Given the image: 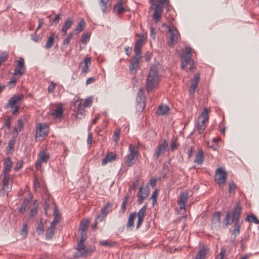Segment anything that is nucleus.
<instances>
[{
  "instance_id": "nucleus-1",
  "label": "nucleus",
  "mask_w": 259,
  "mask_h": 259,
  "mask_svg": "<svg viewBox=\"0 0 259 259\" xmlns=\"http://www.w3.org/2000/svg\"><path fill=\"white\" fill-rule=\"evenodd\" d=\"M242 206L239 202H238L234 207L230 211L227 212L225 218L224 220L223 227H226L231 224H234V229L233 231L234 240L240 233L241 228V223L239 220L241 215Z\"/></svg>"
},
{
  "instance_id": "nucleus-2",
  "label": "nucleus",
  "mask_w": 259,
  "mask_h": 259,
  "mask_svg": "<svg viewBox=\"0 0 259 259\" xmlns=\"http://www.w3.org/2000/svg\"><path fill=\"white\" fill-rule=\"evenodd\" d=\"M159 79L160 77L156 69V67L155 66L151 67L149 71L146 84V90L148 92L151 91L157 87Z\"/></svg>"
},
{
  "instance_id": "nucleus-3",
  "label": "nucleus",
  "mask_w": 259,
  "mask_h": 259,
  "mask_svg": "<svg viewBox=\"0 0 259 259\" xmlns=\"http://www.w3.org/2000/svg\"><path fill=\"white\" fill-rule=\"evenodd\" d=\"M129 153L124 157L125 164L128 167L132 166L134 165L138 160L139 151L137 147L130 145L128 148Z\"/></svg>"
},
{
  "instance_id": "nucleus-4",
  "label": "nucleus",
  "mask_w": 259,
  "mask_h": 259,
  "mask_svg": "<svg viewBox=\"0 0 259 259\" xmlns=\"http://www.w3.org/2000/svg\"><path fill=\"white\" fill-rule=\"evenodd\" d=\"M85 240H80L76 246L77 252L74 253V256L75 258L87 257L93 251L91 248H85L84 244Z\"/></svg>"
},
{
  "instance_id": "nucleus-5",
  "label": "nucleus",
  "mask_w": 259,
  "mask_h": 259,
  "mask_svg": "<svg viewBox=\"0 0 259 259\" xmlns=\"http://www.w3.org/2000/svg\"><path fill=\"white\" fill-rule=\"evenodd\" d=\"M209 111V109L204 108L198 117V119L202 118V121L198 123L197 131L199 134L203 133L206 128V123L208 122L209 119L208 113Z\"/></svg>"
},
{
  "instance_id": "nucleus-6",
  "label": "nucleus",
  "mask_w": 259,
  "mask_h": 259,
  "mask_svg": "<svg viewBox=\"0 0 259 259\" xmlns=\"http://www.w3.org/2000/svg\"><path fill=\"white\" fill-rule=\"evenodd\" d=\"M168 143L166 140H164L162 142L159 144L155 149L153 156L155 159H157L159 157L163 156L168 147Z\"/></svg>"
},
{
  "instance_id": "nucleus-7",
  "label": "nucleus",
  "mask_w": 259,
  "mask_h": 259,
  "mask_svg": "<svg viewBox=\"0 0 259 259\" xmlns=\"http://www.w3.org/2000/svg\"><path fill=\"white\" fill-rule=\"evenodd\" d=\"M168 31L170 34L169 39L168 41L169 46L172 47L178 42L180 33L178 30L175 27L168 26Z\"/></svg>"
},
{
  "instance_id": "nucleus-8",
  "label": "nucleus",
  "mask_w": 259,
  "mask_h": 259,
  "mask_svg": "<svg viewBox=\"0 0 259 259\" xmlns=\"http://www.w3.org/2000/svg\"><path fill=\"white\" fill-rule=\"evenodd\" d=\"M227 172L222 168H218L216 170L215 181L221 186L224 185L227 179Z\"/></svg>"
},
{
  "instance_id": "nucleus-9",
  "label": "nucleus",
  "mask_w": 259,
  "mask_h": 259,
  "mask_svg": "<svg viewBox=\"0 0 259 259\" xmlns=\"http://www.w3.org/2000/svg\"><path fill=\"white\" fill-rule=\"evenodd\" d=\"M150 9L154 10L153 18L155 22L157 23L159 21L163 13L162 7L160 4H155V3L153 2L150 7Z\"/></svg>"
},
{
  "instance_id": "nucleus-10",
  "label": "nucleus",
  "mask_w": 259,
  "mask_h": 259,
  "mask_svg": "<svg viewBox=\"0 0 259 259\" xmlns=\"http://www.w3.org/2000/svg\"><path fill=\"white\" fill-rule=\"evenodd\" d=\"M50 159V155L47 152V150H41L38 154V158L35 162V167L38 169L41 167L42 162L47 163Z\"/></svg>"
},
{
  "instance_id": "nucleus-11",
  "label": "nucleus",
  "mask_w": 259,
  "mask_h": 259,
  "mask_svg": "<svg viewBox=\"0 0 259 259\" xmlns=\"http://www.w3.org/2000/svg\"><path fill=\"white\" fill-rule=\"evenodd\" d=\"M142 56L135 55L131 60L129 66L130 71L132 73L135 74L139 68V63Z\"/></svg>"
},
{
  "instance_id": "nucleus-12",
  "label": "nucleus",
  "mask_w": 259,
  "mask_h": 259,
  "mask_svg": "<svg viewBox=\"0 0 259 259\" xmlns=\"http://www.w3.org/2000/svg\"><path fill=\"white\" fill-rule=\"evenodd\" d=\"M130 11V8L125 5L124 0L118 1L113 8V11L117 15H120L125 12Z\"/></svg>"
},
{
  "instance_id": "nucleus-13",
  "label": "nucleus",
  "mask_w": 259,
  "mask_h": 259,
  "mask_svg": "<svg viewBox=\"0 0 259 259\" xmlns=\"http://www.w3.org/2000/svg\"><path fill=\"white\" fill-rule=\"evenodd\" d=\"M150 193V189L148 186L146 187H141L139 190L138 196L139 198L138 200V202L139 204H142L144 200L146 199L149 196Z\"/></svg>"
},
{
  "instance_id": "nucleus-14",
  "label": "nucleus",
  "mask_w": 259,
  "mask_h": 259,
  "mask_svg": "<svg viewBox=\"0 0 259 259\" xmlns=\"http://www.w3.org/2000/svg\"><path fill=\"white\" fill-rule=\"evenodd\" d=\"M26 69L24 65V60L23 58H19L17 64L14 69V75H23L25 73Z\"/></svg>"
},
{
  "instance_id": "nucleus-15",
  "label": "nucleus",
  "mask_w": 259,
  "mask_h": 259,
  "mask_svg": "<svg viewBox=\"0 0 259 259\" xmlns=\"http://www.w3.org/2000/svg\"><path fill=\"white\" fill-rule=\"evenodd\" d=\"M221 214L220 211H218L212 215L211 221V227L213 230H218L221 227Z\"/></svg>"
},
{
  "instance_id": "nucleus-16",
  "label": "nucleus",
  "mask_w": 259,
  "mask_h": 259,
  "mask_svg": "<svg viewBox=\"0 0 259 259\" xmlns=\"http://www.w3.org/2000/svg\"><path fill=\"white\" fill-rule=\"evenodd\" d=\"M74 110L76 112V118L81 119L84 116V105L80 101H76L74 103Z\"/></svg>"
},
{
  "instance_id": "nucleus-17",
  "label": "nucleus",
  "mask_w": 259,
  "mask_h": 259,
  "mask_svg": "<svg viewBox=\"0 0 259 259\" xmlns=\"http://www.w3.org/2000/svg\"><path fill=\"white\" fill-rule=\"evenodd\" d=\"M188 199V192L186 191L181 193L179 199L178 200V203L179 205V208L181 209H186V203Z\"/></svg>"
},
{
  "instance_id": "nucleus-18",
  "label": "nucleus",
  "mask_w": 259,
  "mask_h": 259,
  "mask_svg": "<svg viewBox=\"0 0 259 259\" xmlns=\"http://www.w3.org/2000/svg\"><path fill=\"white\" fill-rule=\"evenodd\" d=\"M48 127L46 124L39 123L36 131V137H44L48 134Z\"/></svg>"
},
{
  "instance_id": "nucleus-19",
  "label": "nucleus",
  "mask_w": 259,
  "mask_h": 259,
  "mask_svg": "<svg viewBox=\"0 0 259 259\" xmlns=\"http://www.w3.org/2000/svg\"><path fill=\"white\" fill-rule=\"evenodd\" d=\"M24 95L23 94H19L12 96L9 100L6 106L10 107L11 108L14 107L16 104L19 103L21 100L23 99Z\"/></svg>"
},
{
  "instance_id": "nucleus-20",
  "label": "nucleus",
  "mask_w": 259,
  "mask_h": 259,
  "mask_svg": "<svg viewBox=\"0 0 259 259\" xmlns=\"http://www.w3.org/2000/svg\"><path fill=\"white\" fill-rule=\"evenodd\" d=\"M144 38L140 37L136 40L134 48V52L135 55L141 56V49L144 45Z\"/></svg>"
},
{
  "instance_id": "nucleus-21",
  "label": "nucleus",
  "mask_w": 259,
  "mask_h": 259,
  "mask_svg": "<svg viewBox=\"0 0 259 259\" xmlns=\"http://www.w3.org/2000/svg\"><path fill=\"white\" fill-rule=\"evenodd\" d=\"M116 156L117 155L115 153L107 152L106 156L102 161V165H105L109 162L115 161L116 159Z\"/></svg>"
},
{
  "instance_id": "nucleus-22",
  "label": "nucleus",
  "mask_w": 259,
  "mask_h": 259,
  "mask_svg": "<svg viewBox=\"0 0 259 259\" xmlns=\"http://www.w3.org/2000/svg\"><path fill=\"white\" fill-rule=\"evenodd\" d=\"M91 64V59L90 57H85L83 62L80 63V65L81 67V73L84 75L89 71V65Z\"/></svg>"
},
{
  "instance_id": "nucleus-23",
  "label": "nucleus",
  "mask_w": 259,
  "mask_h": 259,
  "mask_svg": "<svg viewBox=\"0 0 259 259\" xmlns=\"http://www.w3.org/2000/svg\"><path fill=\"white\" fill-rule=\"evenodd\" d=\"M192 49L190 48H186L184 54L182 56V61L189 63L191 61Z\"/></svg>"
},
{
  "instance_id": "nucleus-24",
  "label": "nucleus",
  "mask_w": 259,
  "mask_h": 259,
  "mask_svg": "<svg viewBox=\"0 0 259 259\" xmlns=\"http://www.w3.org/2000/svg\"><path fill=\"white\" fill-rule=\"evenodd\" d=\"M74 23V21L71 18H68L66 21L64 23L62 28L61 29V32L63 35H65L67 33V31L69 29L72 24Z\"/></svg>"
},
{
  "instance_id": "nucleus-25",
  "label": "nucleus",
  "mask_w": 259,
  "mask_h": 259,
  "mask_svg": "<svg viewBox=\"0 0 259 259\" xmlns=\"http://www.w3.org/2000/svg\"><path fill=\"white\" fill-rule=\"evenodd\" d=\"M12 164V162L11 158L10 157H8L7 160L4 162V169L2 171L4 174V176H10L9 172L11 168Z\"/></svg>"
},
{
  "instance_id": "nucleus-26",
  "label": "nucleus",
  "mask_w": 259,
  "mask_h": 259,
  "mask_svg": "<svg viewBox=\"0 0 259 259\" xmlns=\"http://www.w3.org/2000/svg\"><path fill=\"white\" fill-rule=\"evenodd\" d=\"M30 205L31 202L30 199H24L21 206L18 208V210L21 213H24L30 208Z\"/></svg>"
},
{
  "instance_id": "nucleus-27",
  "label": "nucleus",
  "mask_w": 259,
  "mask_h": 259,
  "mask_svg": "<svg viewBox=\"0 0 259 259\" xmlns=\"http://www.w3.org/2000/svg\"><path fill=\"white\" fill-rule=\"evenodd\" d=\"M10 176H4L3 179V189L7 192H9L12 187V185L10 183Z\"/></svg>"
},
{
  "instance_id": "nucleus-28",
  "label": "nucleus",
  "mask_w": 259,
  "mask_h": 259,
  "mask_svg": "<svg viewBox=\"0 0 259 259\" xmlns=\"http://www.w3.org/2000/svg\"><path fill=\"white\" fill-rule=\"evenodd\" d=\"M55 228L56 224L54 222H52L50 228L46 231V236L47 239H51L53 237Z\"/></svg>"
},
{
  "instance_id": "nucleus-29",
  "label": "nucleus",
  "mask_w": 259,
  "mask_h": 259,
  "mask_svg": "<svg viewBox=\"0 0 259 259\" xmlns=\"http://www.w3.org/2000/svg\"><path fill=\"white\" fill-rule=\"evenodd\" d=\"M204 153L202 149L199 150L196 154L194 163L198 165H201L203 162Z\"/></svg>"
},
{
  "instance_id": "nucleus-30",
  "label": "nucleus",
  "mask_w": 259,
  "mask_h": 259,
  "mask_svg": "<svg viewBox=\"0 0 259 259\" xmlns=\"http://www.w3.org/2000/svg\"><path fill=\"white\" fill-rule=\"evenodd\" d=\"M99 5L103 13H105L109 12L108 8L110 6V4L109 3V0H100Z\"/></svg>"
},
{
  "instance_id": "nucleus-31",
  "label": "nucleus",
  "mask_w": 259,
  "mask_h": 259,
  "mask_svg": "<svg viewBox=\"0 0 259 259\" xmlns=\"http://www.w3.org/2000/svg\"><path fill=\"white\" fill-rule=\"evenodd\" d=\"M206 248L202 247L196 254L194 259H205L207 254Z\"/></svg>"
},
{
  "instance_id": "nucleus-32",
  "label": "nucleus",
  "mask_w": 259,
  "mask_h": 259,
  "mask_svg": "<svg viewBox=\"0 0 259 259\" xmlns=\"http://www.w3.org/2000/svg\"><path fill=\"white\" fill-rule=\"evenodd\" d=\"M112 204L110 202L106 203L101 209L102 213L107 214L108 213L112 210Z\"/></svg>"
},
{
  "instance_id": "nucleus-33",
  "label": "nucleus",
  "mask_w": 259,
  "mask_h": 259,
  "mask_svg": "<svg viewBox=\"0 0 259 259\" xmlns=\"http://www.w3.org/2000/svg\"><path fill=\"white\" fill-rule=\"evenodd\" d=\"M54 36L55 34L52 33L48 37L47 41L45 46V47L47 49H49L53 47L54 43Z\"/></svg>"
},
{
  "instance_id": "nucleus-34",
  "label": "nucleus",
  "mask_w": 259,
  "mask_h": 259,
  "mask_svg": "<svg viewBox=\"0 0 259 259\" xmlns=\"http://www.w3.org/2000/svg\"><path fill=\"white\" fill-rule=\"evenodd\" d=\"M169 110V108L166 105H161L160 106L157 111H156V114L158 115H165Z\"/></svg>"
},
{
  "instance_id": "nucleus-35",
  "label": "nucleus",
  "mask_w": 259,
  "mask_h": 259,
  "mask_svg": "<svg viewBox=\"0 0 259 259\" xmlns=\"http://www.w3.org/2000/svg\"><path fill=\"white\" fill-rule=\"evenodd\" d=\"M136 213L135 212L131 213L130 214V216H129V218L128 219V221H127V223L126 225L127 228H130L131 227H134V220H135V218H136Z\"/></svg>"
},
{
  "instance_id": "nucleus-36",
  "label": "nucleus",
  "mask_w": 259,
  "mask_h": 259,
  "mask_svg": "<svg viewBox=\"0 0 259 259\" xmlns=\"http://www.w3.org/2000/svg\"><path fill=\"white\" fill-rule=\"evenodd\" d=\"M85 25V22L83 20H82L80 21V22L78 23V24L74 29V32L76 34H78L79 32H81L84 29Z\"/></svg>"
},
{
  "instance_id": "nucleus-37",
  "label": "nucleus",
  "mask_w": 259,
  "mask_h": 259,
  "mask_svg": "<svg viewBox=\"0 0 259 259\" xmlns=\"http://www.w3.org/2000/svg\"><path fill=\"white\" fill-rule=\"evenodd\" d=\"M73 35V33L71 32L68 33L67 36L65 37L64 40L62 41V45L66 48L69 44L72 37Z\"/></svg>"
},
{
  "instance_id": "nucleus-38",
  "label": "nucleus",
  "mask_w": 259,
  "mask_h": 259,
  "mask_svg": "<svg viewBox=\"0 0 259 259\" xmlns=\"http://www.w3.org/2000/svg\"><path fill=\"white\" fill-rule=\"evenodd\" d=\"M90 221L88 220H82L80 224L79 231H87L89 225Z\"/></svg>"
},
{
  "instance_id": "nucleus-39",
  "label": "nucleus",
  "mask_w": 259,
  "mask_h": 259,
  "mask_svg": "<svg viewBox=\"0 0 259 259\" xmlns=\"http://www.w3.org/2000/svg\"><path fill=\"white\" fill-rule=\"evenodd\" d=\"M62 113L63 109L62 107L58 106L56 108L52 115L56 118H59L62 116Z\"/></svg>"
},
{
  "instance_id": "nucleus-40",
  "label": "nucleus",
  "mask_w": 259,
  "mask_h": 259,
  "mask_svg": "<svg viewBox=\"0 0 259 259\" xmlns=\"http://www.w3.org/2000/svg\"><path fill=\"white\" fill-rule=\"evenodd\" d=\"M99 243L102 246H106L109 247L115 246L116 244L115 242L108 240H102L99 241Z\"/></svg>"
},
{
  "instance_id": "nucleus-41",
  "label": "nucleus",
  "mask_w": 259,
  "mask_h": 259,
  "mask_svg": "<svg viewBox=\"0 0 259 259\" xmlns=\"http://www.w3.org/2000/svg\"><path fill=\"white\" fill-rule=\"evenodd\" d=\"M246 220L248 222H252L255 224H259V221L256 218V217L253 214L248 215L246 218Z\"/></svg>"
},
{
  "instance_id": "nucleus-42",
  "label": "nucleus",
  "mask_w": 259,
  "mask_h": 259,
  "mask_svg": "<svg viewBox=\"0 0 259 259\" xmlns=\"http://www.w3.org/2000/svg\"><path fill=\"white\" fill-rule=\"evenodd\" d=\"M146 206H143L137 213L138 218H144L146 215Z\"/></svg>"
},
{
  "instance_id": "nucleus-43",
  "label": "nucleus",
  "mask_w": 259,
  "mask_h": 259,
  "mask_svg": "<svg viewBox=\"0 0 259 259\" xmlns=\"http://www.w3.org/2000/svg\"><path fill=\"white\" fill-rule=\"evenodd\" d=\"M120 135V128H117L114 131L113 140L115 143H117L118 140Z\"/></svg>"
},
{
  "instance_id": "nucleus-44",
  "label": "nucleus",
  "mask_w": 259,
  "mask_h": 259,
  "mask_svg": "<svg viewBox=\"0 0 259 259\" xmlns=\"http://www.w3.org/2000/svg\"><path fill=\"white\" fill-rule=\"evenodd\" d=\"M178 144L177 142V140L174 138L171 139L170 141V150L171 151H174L178 147Z\"/></svg>"
},
{
  "instance_id": "nucleus-45",
  "label": "nucleus",
  "mask_w": 259,
  "mask_h": 259,
  "mask_svg": "<svg viewBox=\"0 0 259 259\" xmlns=\"http://www.w3.org/2000/svg\"><path fill=\"white\" fill-rule=\"evenodd\" d=\"M90 34L89 33H83L81 39V42L84 45L87 44L88 40L90 38Z\"/></svg>"
},
{
  "instance_id": "nucleus-46",
  "label": "nucleus",
  "mask_w": 259,
  "mask_h": 259,
  "mask_svg": "<svg viewBox=\"0 0 259 259\" xmlns=\"http://www.w3.org/2000/svg\"><path fill=\"white\" fill-rule=\"evenodd\" d=\"M236 186L233 182H231L229 183L228 192L230 194L234 193L236 189Z\"/></svg>"
},
{
  "instance_id": "nucleus-47",
  "label": "nucleus",
  "mask_w": 259,
  "mask_h": 259,
  "mask_svg": "<svg viewBox=\"0 0 259 259\" xmlns=\"http://www.w3.org/2000/svg\"><path fill=\"white\" fill-rule=\"evenodd\" d=\"M57 84L55 82L51 81L48 88L49 93H53L55 89Z\"/></svg>"
},
{
  "instance_id": "nucleus-48",
  "label": "nucleus",
  "mask_w": 259,
  "mask_h": 259,
  "mask_svg": "<svg viewBox=\"0 0 259 259\" xmlns=\"http://www.w3.org/2000/svg\"><path fill=\"white\" fill-rule=\"evenodd\" d=\"M197 87V84L196 83H192L189 89V93L191 95H192L194 94L195 89Z\"/></svg>"
},
{
  "instance_id": "nucleus-49",
  "label": "nucleus",
  "mask_w": 259,
  "mask_h": 259,
  "mask_svg": "<svg viewBox=\"0 0 259 259\" xmlns=\"http://www.w3.org/2000/svg\"><path fill=\"white\" fill-rule=\"evenodd\" d=\"M158 191L157 190H155L153 192L151 197V199H152L153 201V205H154L155 203L157 202V196L158 195Z\"/></svg>"
},
{
  "instance_id": "nucleus-50",
  "label": "nucleus",
  "mask_w": 259,
  "mask_h": 259,
  "mask_svg": "<svg viewBox=\"0 0 259 259\" xmlns=\"http://www.w3.org/2000/svg\"><path fill=\"white\" fill-rule=\"evenodd\" d=\"M61 18V15L58 14H57L55 19L52 21L51 23L52 25L56 26L59 23Z\"/></svg>"
},
{
  "instance_id": "nucleus-51",
  "label": "nucleus",
  "mask_w": 259,
  "mask_h": 259,
  "mask_svg": "<svg viewBox=\"0 0 259 259\" xmlns=\"http://www.w3.org/2000/svg\"><path fill=\"white\" fill-rule=\"evenodd\" d=\"M80 235V240H86L87 238L86 231H79Z\"/></svg>"
},
{
  "instance_id": "nucleus-52",
  "label": "nucleus",
  "mask_w": 259,
  "mask_h": 259,
  "mask_svg": "<svg viewBox=\"0 0 259 259\" xmlns=\"http://www.w3.org/2000/svg\"><path fill=\"white\" fill-rule=\"evenodd\" d=\"M44 231V226L42 224H39L36 229V232L38 234H43Z\"/></svg>"
},
{
  "instance_id": "nucleus-53",
  "label": "nucleus",
  "mask_w": 259,
  "mask_h": 259,
  "mask_svg": "<svg viewBox=\"0 0 259 259\" xmlns=\"http://www.w3.org/2000/svg\"><path fill=\"white\" fill-rule=\"evenodd\" d=\"M37 206H34L30 210V217H32L35 216L37 214Z\"/></svg>"
},
{
  "instance_id": "nucleus-54",
  "label": "nucleus",
  "mask_w": 259,
  "mask_h": 259,
  "mask_svg": "<svg viewBox=\"0 0 259 259\" xmlns=\"http://www.w3.org/2000/svg\"><path fill=\"white\" fill-rule=\"evenodd\" d=\"M16 81L17 79L14 77H12L10 79V80L9 81V84L10 85V88H13L15 86Z\"/></svg>"
},
{
  "instance_id": "nucleus-55",
  "label": "nucleus",
  "mask_w": 259,
  "mask_h": 259,
  "mask_svg": "<svg viewBox=\"0 0 259 259\" xmlns=\"http://www.w3.org/2000/svg\"><path fill=\"white\" fill-rule=\"evenodd\" d=\"M226 249L225 247H222L221 249V251L219 255L221 256L220 259H224V256L226 253Z\"/></svg>"
},
{
  "instance_id": "nucleus-56",
  "label": "nucleus",
  "mask_w": 259,
  "mask_h": 259,
  "mask_svg": "<svg viewBox=\"0 0 259 259\" xmlns=\"http://www.w3.org/2000/svg\"><path fill=\"white\" fill-rule=\"evenodd\" d=\"M106 216V214H104V213H101V214L97 216V219H96V223H97V221H99V222H102L104 219L105 218V217Z\"/></svg>"
},
{
  "instance_id": "nucleus-57",
  "label": "nucleus",
  "mask_w": 259,
  "mask_h": 259,
  "mask_svg": "<svg viewBox=\"0 0 259 259\" xmlns=\"http://www.w3.org/2000/svg\"><path fill=\"white\" fill-rule=\"evenodd\" d=\"M19 132L21 131L23 128V124L21 120H18L17 122V126Z\"/></svg>"
},
{
  "instance_id": "nucleus-58",
  "label": "nucleus",
  "mask_w": 259,
  "mask_h": 259,
  "mask_svg": "<svg viewBox=\"0 0 259 259\" xmlns=\"http://www.w3.org/2000/svg\"><path fill=\"white\" fill-rule=\"evenodd\" d=\"M96 80V78L94 77H91L87 79L86 81V85H89L90 84L94 83Z\"/></svg>"
},
{
  "instance_id": "nucleus-59",
  "label": "nucleus",
  "mask_w": 259,
  "mask_h": 259,
  "mask_svg": "<svg viewBox=\"0 0 259 259\" xmlns=\"http://www.w3.org/2000/svg\"><path fill=\"white\" fill-rule=\"evenodd\" d=\"M31 38L35 42H38L39 39V36L36 35V32H35L34 34H31Z\"/></svg>"
},
{
  "instance_id": "nucleus-60",
  "label": "nucleus",
  "mask_w": 259,
  "mask_h": 259,
  "mask_svg": "<svg viewBox=\"0 0 259 259\" xmlns=\"http://www.w3.org/2000/svg\"><path fill=\"white\" fill-rule=\"evenodd\" d=\"M93 141V134L92 133H89L88 134L87 143L89 145H91Z\"/></svg>"
},
{
  "instance_id": "nucleus-61",
  "label": "nucleus",
  "mask_w": 259,
  "mask_h": 259,
  "mask_svg": "<svg viewBox=\"0 0 259 259\" xmlns=\"http://www.w3.org/2000/svg\"><path fill=\"white\" fill-rule=\"evenodd\" d=\"M60 220V215L58 214L56 212H55L54 214V220L53 222L56 224L57 223H59Z\"/></svg>"
},
{
  "instance_id": "nucleus-62",
  "label": "nucleus",
  "mask_w": 259,
  "mask_h": 259,
  "mask_svg": "<svg viewBox=\"0 0 259 259\" xmlns=\"http://www.w3.org/2000/svg\"><path fill=\"white\" fill-rule=\"evenodd\" d=\"M144 219V218H138V221L137 222V229L140 227L141 224L143 222Z\"/></svg>"
},
{
  "instance_id": "nucleus-63",
  "label": "nucleus",
  "mask_w": 259,
  "mask_h": 259,
  "mask_svg": "<svg viewBox=\"0 0 259 259\" xmlns=\"http://www.w3.org/2000/svg\"><path fill=\"white\" fill-rule=\"evenodd\" d=\"M199 78H200V76H199V74H195V75L194 76V79L192 81V83H196V84H198V83L199 81Z\"/></svg>"
},
{
  "instance_id": "nucleus-64",
  "label": "nucleus",
  "mask_w": 259,
  "mask_h": 259,
  "mask_svg": "<svg viewBox=\"0 0 259 259\" xmlns=\"http://www.w3.org/2000/svg\"><path fill=\"white\" fill-rule=\"evenodd\" d=\"M157 183V179L154 178H152L150 179L149 184L152 187H154Z\"/></svg>"
}]
</instances>
